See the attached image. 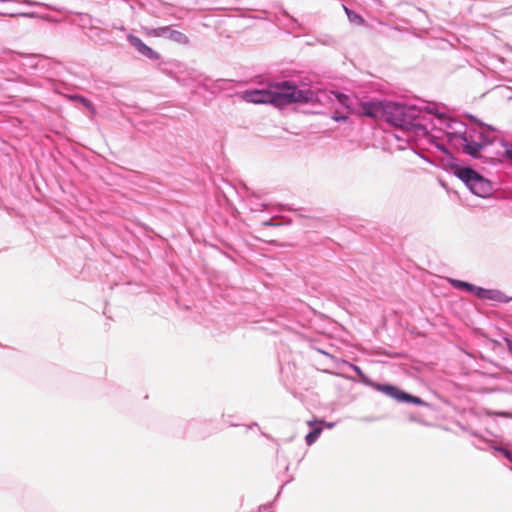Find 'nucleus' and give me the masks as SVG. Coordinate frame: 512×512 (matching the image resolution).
Masks as SVG:
<instances>
[{
  "mask_svg": "<svg viewBox=\"0 0 512 512\" xmlns=\"http://www.w3.org/2000/svg\"><path fill=\"white\" fill-rule=\"evenodd\" d=\"M312 96L310 90L298 89L296 84L290 81L272 83V105L277 108L293 103H307Z\"/></svg>",
  "mask_w": 512,
  "mask_h": 512,
  "instance_id": "nucleus-1",
  "label": "nucleus"
},
{
  "mask_svg": "<svg viewBox=\"0 0 512 512\" xmlns=\"http://www.w3.org/2000/svg\"><path fill=\"white\" fill-rule=\"evenodd\" d=\"M423 110H424V109H423L422 107H419V106H418V118H420L419 113H422V112H423Z\"/></svg>",
  "mask_w": 512,
  "mask_h": 512,
  "instance_id": "nucleus-18",
  "label": "nucleus"
},
{
  "mask_svg": "<svg viewBox=\"0 0 512 512\" xmlns=\"http://www.w3.org/2000/svg\"><path fill=\"white\" fill-rule=\"evenodd\" d=\"M169 38L178 44H187L189 42L188 37L184 33L176 30L170 31Z\"/></svg>",
  "mask_w": 512,
  "mask_h": 512,
  "instance_id": "nucleus-10",
  "label": "nucleus"
},
{
  "mask_svg": "<svg viewBox=\"0 0 512 512\" xmlns=\"http://www.w3.org/2000/svg\"><path fill=\"white\" fill-rule=\"evenodd\" d=\"M382 118L394 126L413 132L416 128L412 110L393 102H384Z\"/></svg>",
  "mask_w": 512,
  "mask_h": 512,
  "instance_id": "nucleus-2",
  "label": "nucleus"
},
{
  "mask_svg": "<svg viewBox=\"0 0 512 512\" xmlns=\"http://www.w3.org/2000/svg\"><path fill=\"white\" fill-rule=\"evenodd\" d=\"M170 31L171 30L169 29V27H160V28L152 30L149 34L158 37V36H162L166 33H170Z\"/></svg>",
  "mask_w": 512,
  "mask_h": 512,
  "instance_id": "nucleus-15",
  "label": "nucleus"
},
{
  "mask_svg": "<svg viewBox=\"0 0 512 512\" xmlns=\"http://www.w3.org/2000/svg\"><path fill=\"white\" fill-rule=\"evenodd\" d=\"M417 403H418V405L422 404V401L418 398Z\"/></svg>",
  "mask_w": 512,
  "mask_h": 512,
  "instance_id": "nucleus-19",
  "label": "nucleus"
},
{
  "mask_svg": "<svg viewBox=\"0 0 512 512\" xmlns=\"http://www.w3.org/2000/svg\"><path fill=\"white\" fill-rule=\"evenodd\" d=\"M452 284L456 288L465 289V290L471 291V292L476 291V294L481 298H492L493 291H491V290L476 288L470 283L459 281V280H453Z\"/></svg>",
  "mask_w": 512,
  "mask_h": 512,
  "instance_id": "nucleus-8",
  "label": "nucleus"
},
{
  "mask_svg": "<svg viewBox=\"0 0 512 512\" xmlns=\"http://www.w3.org/2000/svg\"><path fill=\"white\" fill-rule=\"evenodd\" d=\"M322 432V428H315L313 431L307 434L306 443L307 445H312L320 436Z\"/></svg>",
  "mask_w": 512,
  "mask_h": 512,
  "instance_id": "nucleus-11",
  "label": "nucleus"
},
{
  "mask_svg": "<svg viewBox=\"0 0 512 512\" xmlns=\"http://www.w3.org/2000/svg\"><path fill=\"white\" fill-rule=\"evenodd\" d=\"M456 175L467 185L477 196L485 197L490 194V182L471 168H459Z\"/></svg>",
  "mask_w": 512,
  "mask_h": 512,
  "instance_id": "nucleus-3",
  "label": "nucleus"
},
{
  "mask_svg": "<svg viewBox=\"0 0 512 512\" xmlns=\"http://www.w3.org/2000/svg\"><path fill=\"white\" fill-rule=\"evenodd\" d=\"M385 394L395 398L398 401H410L416 402V398L412 395H409L405 392L398 390L396 387L385 385L380 388Z\"/></svg>",
  "mask_w": 512,
  "mask_h": 512,
  "instance_id": "nucleus-7",
  "label": "nucleus"
},
{
  "mask_svg": "<svg viewBox=\"0 0 512 512\" xmlns=\"http://www.w3.org/2000/svg\"><path fill=\"white\" fill-rule=\"evenodd\" d=\"M417 129H418V133L420 131H422L424 135H427V129L422 124L418 123Z\"/></svg>",
  "mask_w": 512,
  "mask_h": 512,
  "instance_id": "nucleus-17",
  "label": "nucleus"
},
{
  "mask_svg": "<svg viewBox=\"0 0 512 512\" xmlns=\"http://www.w3.org/2000/svg\"><path fill=\"white\" fill-rule=\"evenodd\" d=\"M75 99H77L80 103H82L83 106L87 107L91 111L92 114L96 113L94 106L88 99L81 97V96H77V97H75Z\"/></svg>",
  "mask_w": 512,
  "mask_h": 512,
  "instance_id": "nucleus-14",
  "label": "nucleus"
},
{
  "mask_svg": "<svg viewBox=\"0 0 512 512\" xmlns=\"http://www.w3.org/2000/svg\"><path fill=\"white\" fill-rule=\"evenodd\" d=\"M384 102H363L360 104V115L370 118H382Z\"/></svg>",
  "mask_w": 512,
  "mask_h": 512,
  "instance_id": "nucleus-5",
  "label": "nucleus"
},
{
  "mask_svg": "<svg viewBox=\"0 0 512 512\" xmlns=\"http://www.w3.org/2000/svg\"><path fill=\"white\" fill-rule=\"evenodd\" d=\"M243 99L254 104H272V83L267 89L243 92Z\"/></svg>",
  "mask_w": 512,
  "mask_h": 512,
  "instance_id": "nucleus-4",
  "label": "nucleus"
},
{
  "mask_svg": "<svg viewBox=\"0 0 512 512\" xmlns=\"http://www.w3.org/2000/svg\"><path fill=\"white\" fill-rule=\"evenodd\" d=\"M464 140V150L469 155L477 157L480 153V151L483 149V144L475 141L468 140L467 137L463 138Z\"/></svg>",
  "mask_w": 512,
  "mask_h": 512,
  "instance_id": "nucleus-9",
  "label": "nucleus"
},
{
  "mask_svg": "<svg viewBox=\"0 0 512 512\" xmlns=\"http://www.w3.org/2000/svg\"><path fill=\"white\" fill-rule=\"evenodd\" d=\"M335 95V97L337 98V100L343 105L345 106L346 108H350L349 106V97L343 93H338V92H334L333 93Z\"/></svg>",
  "mask_w": 512,
  "mask_h": 512,
  "instance_id": "nucleus-13",
  "label": "nucleus"
},
{
  "mask_svg": "<svg viewBox=\"0 0 512 512\" xmlns=\"http://www.w3.org/2000/svg\"><path fill=\"white\" fill-rule=\"evenodd\" d=\"M344 9H345L346 14L348 16V19L351 22L359 24V25L363 24L364 20H363V18L360 15H358L357 13L349 10L347 7H344Z\"/></svg>",
  "mask_w": 512,
  "mask_h": 512,
  "instance_id": "nucleus-12",
  "label": "nucleus"
},
{
  "mask_svg": "<svg viewBox=\"0 0 512 512\" xmlns=\"http://www.w3.org/2000/svg\"><path fill=\"white\" fill-rule=\"evenodd\" d=\"M129 42L145 57L155 60L159 59V54L147 46L140 38L129 36Z\"/></svg>",
  "mask_w": 512,
  "mask_h": 512,
  "instance_id": "nucleus-6",
  "label": "nucleus"
},
{
  "mask_svg": "<svg viewBox=\"0 0 512 512\" xmlns=\"http://www.w3.org/2000/svg\"><path fill=\"white\" fill-rule=\"evenodd\" d=\"M335 121H345L347 119L346 116H343V115H338L337 113H335L332 117Z\"/></svg>",
  "mask_w": 512,
  "mask_h": 512,
  "instance_id": "nucleus-16",
  "label": "nucleus"
}]
</instances>
